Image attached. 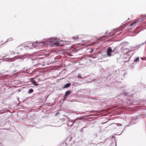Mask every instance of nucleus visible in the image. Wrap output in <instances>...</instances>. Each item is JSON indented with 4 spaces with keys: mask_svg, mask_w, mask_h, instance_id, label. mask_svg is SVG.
Wrapping results in <instances>:
<instances>
[{
    "mask_svg": "<svg viewBox=\"0 0 146 146\" xmlns=\"http://www.w3.org/2000/svg\"><path fill=\"white\" fill-rule=\"evenodd\" d=\"M146 17H143L141 18L138 19L137 20L135 21L132 23L130 25V26H135L136 25L137 23H138L140 22L143 21L145 19V18Z\"/></svg>",
    "mask_w": 146,
    "mask_h": 146,
    "instance_id": "1",
    "label": "nucleus"
},
{
    "mask_svg": "<svg viewBox=\"0 0 146 146\" xmlns=\"http://www.w3.org/2000/svg\"><path fill=\"white\" fill-rule=\"evenodd\" d=\"M112 52V50L110 47H109L107 50V55L108 56L110 57L111 56V53Z\"/></svg>",
    "mask_w": 146,
    "mask_h": 146,
    "instance_id": "2",
    "label": "nucleus"
},
{
    "mask_svg": "<svg viewBox=\"0 0 146 146\" xmlns=\"http://www.w3.org/2000/svg\"><path fill=\"white\" fill-rule=\"evenodd\" d=\"M37 43V42H36L33 43L32 44H29L27 46L28 47L29 49H32L33 48H34L35 47V44Z\"/></svg>",
    "mask_w": 146,
    "mask_h": 146,
    "instance_id": "3",
    "label": "nucleus"
},
{
    "mask_svg": "<svg viewBox=\"0 0 146 146\" xmlns=\"http://www.w3.org/2000/svg\"><path fill=\"white\" fill-rule=\"evenodd\" d=\"M30 82L32 83L34 85L37 86L38 85V84H36L35 81L34 80V78H31Z\"/></svg>",
    "mask_w": 146,
    "mask_h": 146,
    "instance_id": "4",
    "label": "nucleus"
},
{
    "mask_svg": "<svg viewBox=\"0 0 146 146\" xmlns=\"http://www.w3.org/2000/svg\"><path fill=\"white\" fill-rule=\"evenodd\" d=\"M70 90L66 91L65 93V96L64 97V98H66L68 95H70Z\"/></svg>",
    "mask_w": 146,
    "mask_h": 146,
    "instance_id": "5",
    "label": "nucleus"
},
{
    "mask_svg": "<svg viewBox=\"0 0 146 146\" xmlns=\"http://www.w3.org/2000/svg\"><path fill=\"white\" fill-rule=\"evenodd\" d=\"M71 84L70 83H68L66 84L64 86V87L63 88L64 89V88H66L69 87L71 85Z\"/></svg>",
    "mask_w": 146,
    "mask_h": 146,
    "instance_id": "6",
    "label": "nucleus"
},
{
    "mask_svg": "<svg viewBox=\"0 0 146 146\" xmlns=\"http://www.w3.org/2000/svg\"><path fill=\"white\" fill-rule=\"evenodd\" d=\"M78 77L79 78H83V77H82L81 76V75L80 74H78Z\"/></svg>",
    "mask_w": 146,
    "mask_h": 146,
    "instance_id": "7",
    "label": "nucleus"
},
{
    "mask_svg": "<svg viewBox=\"0 0 146 146\" xmlns=\"http://www.w3.org/2000/svg\"><path fill=\"white\" fill-rule=\"evenodd\" d=\"M139 60V57H137L134 60L135 62L138 61Z\"/></svg>",
    "mask_w": 146,
    "mask_h": 146,
    "instance_id": "8",
    "label": "nucleus"
},
{
    "mask_svg": "<svg viewBox=\"0 0 146 146\" xmlns=\"http://www.w3.org/2000/svg\"><path fill=\"white\" fill-rule=\"evenodd\" d=\"M33 90L32 89H30L29 91V92L30 93H32L33 92Z\"/></svg>",
    "mask_w": 146,
    "mask_h": 146,
    "instance_id": "9",
    "label": "nucleus"
},
{
    "mask_svg": "<svg viewBox=\"0 0 146 146\" xmlns=\"http://www.w3.org/2000/svg\"><path fill=\"white\" fill-rule=\"evenodd\" d=\"M38 44H41V45L42 44L43 45L44 44V43L43 42H40Z\"/></svg>",
    "mask_w": 146,
    "mask_h": 146,
    "instance_id": "10",
    "label": "nucleus"
},
{
    "mask_svg": "<svg viewBox=\"0 0 146 146\" xmlns=\"http://www.w3.org/2000/svg\"><path fill=\"white\" fill-rule=\"evenodd\" d=\"M11 39V40H13V38H10L9 39V40Z\"/></svg>",
    "mask_w": 146,
    "mask_h": 146,
    "instance_id": "11",
    "label": "nucleus"
},
{
    "mask_svg": "<svg viewBox=\"0 0 146 146\" xmlns=\"http://www.w3.org/2000/svg\"><path fill=\"white\" fill-rule=\"evenodd\" d=\"M90 113H92L93 112V111H90Z\"/></svg>",
    "mask_w": 146,
    "mask_h": 146,
    "instance_id": "12",
    "label": "nucleus"
},
{
    "mask_svg": "<svg viewBox=\"0 0 146 146\" xmlns=\"http://www.w3.org/2000/svg\"><path fill=\"white\" fill-rule=\"evenodd\" d=\"M58 114L57 113H56L55 114V115H57V114Z\"/></svg>",
    "mask_w": 146,
    "mask_h": 146,
    "instance_id": "13",
    "label": "nucleus"
},
{
    "mask_svg": "<svg viewBox=\"0 0 146 146\" xmlns=\"http://www.w3.org/2000/svg\"><path fill=\"white\" fill-rule=\"evenodd\" d=\"M141 59H142V60H144V59H143V58H141Z\"/></svg>",
    "mask_w": 146,
    "mask_h": 146,
    "instance_id": "14",
    "label": "nucleus"
}]
</instances>
